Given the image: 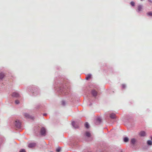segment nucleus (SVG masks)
Here are the masks:
<instances>
[{
	"instance_id": "nucleus-21",
	"label": "nucleus",
	"mask_w": 152,
	"mask_h": 152,
	"mask_svg": "<svg viewBox=\"0 0 152 152\" xmlns=\"http://www.w3.org/2000/svg\"><path fill=\"white\" fill-rule=\"evenodd\" d=\"M61 149V148L60 147H58V148H56V151L57 152H59L60 151Z\"/></svg>"
},
{
	"instance_id": "nucleus-26",
	"label": "nucleus",
	"mask_w": 152,
	"mask_h": 152,
	"mask_svg": "<svg viewBox=\"0 0 152 152\" xmlns=\"http://www.w3.org/2000/svg\"><path fill=\"white\" fill-rule=\"evenodd\" d=\"M62 104L63 105H64L65 104V102L64 101H62Z\"/></svg>"
},
{
	"instance_id": "nucleus-5",
	"label": "nucleus",
	"mask_w": 152,
	"mask_h": 152,
	"mask_svg": "<svg viewBox=\"0 0 152 152\" xmlns=\"http://www.w3.org/2000/svg\"><path fill=\"white\" fill-rule=\"evenodd\" d=\"M101 121L102 119L100 117L98 118L96 120L95 124H99L101 123Z\"/></svg>"
},
{
	"instance_id": "nucleus-11",
	"label": "nucleus",
	"mask_w": 152,
	"mask_h": 152,
	"mask_svg": "<svg viewBox=\"0 0 152 152\" xmlns=\"http://www.w3.org/2000/svg\"><path fill=\"white\" fill-rule=\"evenodd\" d=\"M36 145V144L35 143H31L28 145V147L30 148H32L34 147Z\"/></svg>"
},
{
	"instance_id": "nucleus-10",
	"label": "nucleus",
	"mask_w": 152,
	"mask_h": 152,
	"mask_svg": "<svg viewBox=\"0 0 152 152\" xmlns=\"http://www.w3.org/2000/svg\"><path fill=\"white\" fill-rule=\"evenodd\" d=\"M91 93L94 96H96L97 94V92L94 90H93L91 91Z\"/></svg>"
},
{
	"instance_id": "nucleus-15",
	"label": "nucleus",
	"mask_w": 152,
	"mask_h": 152,
	"mask_svg": "<svg viewBox=\"0 0 152 152\" xmlns=\"http://www.w3.org/2000/svg\"><path fill=\"white\" fill-rule=\"evenodd\" d=\"M4 74L2 73H0V79H2L4 77Z\"/></svg>"
},
{
	"instance_id": "nucleus-32",
	"label": "nucleus",
	"mask_w": 152,
	"mask_h": 152,
	"mask_svg": "<svg viewBox=\"0 0 152 152\" xmlns=\"http://www.w3.org/2000/svg\"><path fill=\"white\" fill-rule=\"evenodd\" d=\"M50 152H53L51 151H50Z\"/></svg>"
},
{
	"instance_id": "nucleus-2",
	"label": "nucleus",
	"mask_w": 152,
	"mask_h": 152,
	"mask_svg": "<svg viewBox=\"0 0 152 152\" xmlns=\"http://www.w3.org/2000/svg\"><path fill=\"white\" fill-rule=\"evenodd\" d=\"M40 134L41 135L45 136L46 134V130L44 127H42L40 130Z\"/></svg>"
},
{
	"instance_id": "nucleus-22",
	"label": "nucleus",
	"mask_w": 152,
	"mask_h": 152,
	"mask_svg": "<svg viewBox=\"0 0 152 152\" xmlns=\"http://www.w3.org/2000/svg\"><path fill=\"white\" fill-rule=\"evenodd\" d=\"M15 102L16 104H18L19 103V101L18 100H17L15 101Z\"/></svg>"
},
{
	"instance_id": "nucleus-20",
	"label": "nucleus",
	"mask_w": 152,
	"mask_h": 152,
	"mask_svg": "<svg viewBox=\"0 0 152 152\" xmlns=\"http://www.w3.org/2000/svg\"><path fill=\"white\" fill-rule=\"evenodd\" d=\"M147 14L149 16H152V12H148Z\"/></svg>"
},
{
	"instance_id": "nucleus-3",
	"label": "nucleus",
	"mask_w": 152,
	"mask_h": 152,
	"mask_svg": "<svg viewBox=\"0 0 152 152\" xmlns=\"http://www.w3.org/2000/svg\"><path fill=\"white\" fill-rule=\"evenodd\" d=\"M15 125L17 128H19L21 127V123L18 120L16 121L15 122Z\"/></svg>"
},
{
	"instance_id": "nucleus-13",
	"label": "nucleus",
	"mask_w": 152,
	"mask_h": 152,
	"mask_svg": "<svg viewBox=\"0 0 152 152\" xmlns=\"http://www.w3.org/2000/svg\"><path fill=\"white\" fill-rule=\"evenodd\" d=\"M86 136L90 137H91V134L89 132H86Z\"/></svg>"
},
{
	"instance_id": "nucleus-14",
	"label": "nucleus",
	"mask_w": 152,
	"mask_h": 152,
	"mask_svg": "<svg viewBox=\"0 0 152 152\" xmlns=\"http://www.w3.org/2000/svg\"><path fill=\"white\" fill-rule=\"evenodd\" d=\"M142 9V6L141 5H139L138 7V12L141 11Z\"/></svg>"
},
{
	"instance_id": "nucleus-8",
	"label": "nucleus",
	"mask_w": 152,
	"mask_h": 152,
	"mask_svg": "<svg viewBox=\"0 0 152 152\" xmlns=\"http://www.w3.org/2000/svg\"><path fill=\"white\" fill-rule=\"evenodd\" d=\"M72 126L75 129L78 128L79 127L78 125V124H76L75 121L72 122Z\"/></svg>"
},
{
	"instance_id": "nucleus-1",
	"label": "nucleus",
	"mask_w": 152,
	"mask_h": 152,
	"mask_svg": "<svg viewBox=\"0 0 152 152\" xmlns=\"http://www.w3.org/2000/svg\"><path fill=\"white\" fill-rule=\"evenodd\" d=\"M68 90H66L65 88L63 89H60V92L61 93V94L63 95H67L68 93Z\"/></svg>"
},
{
	"instance_id": "nucleus-12",
	"label": "nucleus",
	"mask_w": 152,
	"mask_h": 152,
	"mask_svg": "<svg viewBox=\"0 0 152 152\" xmlns=\"http://www.w3.org/2000/svg\"><path fill=\"white\" fill-rule=\"evenodd\" d=\"M110 117L112 119L115 118H116V115L115 114L112 113L110 114Z\"/></svg>"
},
{
	"instance_id": "nucleus-31",
	"label": "nucleus",
	"mask_w": 152,
	"mask_h": 152,
	"mask_svg": "<svg viewBox=\"0 0 152 152\" xmlns=\"http://www.w3.org/2000/svg\"><path fill=\"white\" fill-rule=\"evenodd\" d=\"M37 93L39 94V91H38V92H37Z\"/></svg>"
},
{
	"instance_id": "nucleus-25",
	"label": "nucleus",
	"mask_w": 152,
	"mask_h": 152,
	"mask_svg": "<svg viewBox=\"0 0 152 152\" xmlns=\"http://www.w3.org/2000/svg\"><path fill=\"white\" fill-rule=\"evenodd\" d=\"M20 152H26V151L24 149H22L20 150Z\"/></svg>"
},
{
	"instance_id": "nucleus-7",
	"label": "nucleus",
	"mask_w": 152,
	"mask_h": 152,
	"mask_svg": "<svg viewBox=\"0 0 152 152\" xmlns=\"http://www.w3.org/2000/svg\"><path fill=\"white\" fill-rule=\"evenodd\" d=\"M137 140L133 138L131 139L130 143L131 144H132V145H134L135 144Z\"/></svg>"
},
{
	"instance_id": "nucleus-16",
	"label": "nucleus",
	"mask_w": 152,
	"mask_h": 152,
	"mask_svg": "<svg viewBox=\"0 0 152 152\" xmlns=\"http://www.w3.org/2000/svg\"><path fill=\"white\" fill-rule=\"evenodd\" d=\"M91 76V75L90 74H88L87 76L86 77V79L87 80H88L89 79H90Z\"/></svg>"
},
{
	"instance_id": "nucleus-23",
	"label": "nucleus",
	"mask_w": 152,
	"mask_h": 152,
	"mask_svg": "<svg viewBox=\"0 0 152 152\" xmlns=\"http://www.w3.org/2000/svg\"><path fill=\"white\" fill-rule=\"evenodd\" d=\"M130 4L132 6H134V3L133 1L131 2Z\"/></svg>"
},
{
	"instance_id": "nucleus-18",
	"label": "nucleus",
	"mask_w": 152,
	"mask_h": 152,
	"mask_svg": "<svg viewBox=\"0 0 152 152\" xmlns=\"http://www.w3.org/2000/svg\"><path fill=\"white\" fill-rule=\"evenodd\" d=\"M129 140V139L127 137H125L124 138V141L125 142H127Z\"/></svg>"
},
{
	"instance_id": "nucleus-28",
	"label": "nucleus",
	"mask_w": 152,
	"mask_h": 152,
	"mask_svg": "<svg viewBox=\"0 0 152 152\" xmlns=\"http://www.w3.org/2000/svg\"><path fill=\"white\" fill-rule=\"evenodd\" d=\"M148 1L151 2V3H152V1H151V0H148Z\"/></svg>"
},
{
	"instance_id": "nucleus-27",
	"label": "nucleus",
	"mask_w": 152,
	"mask_h": 152,
	"mask_svg": "<svg viewBox=\"0 0 152 152\" xmlns=\"http://www.w3.org/2000/svg\"><path fill=\"white\" fill-rule=\"evenodd\" d=\"M33 93H34V95L35 96H36L37 95V94H36V92H34Z\"/></svg>"
},
{
	"instance_id": "nucleus-24",
	"label": "nucleus",
	"mask_w": 152,
	"mask_h": 152,
	"mask_svg": "<svg viewBox=\"0 0 152 152\" xmlns=\"http://www.w3.org/2000/svg\"><path fill=\"white\" fill-rule=\"evenodd\" d=\"M126 86L124 84H123L122 85V88H126Z\"/></svg>"
},
{
	"instance_id": "nucleus-6",
	"label": "nucleus",
	"mask_w": 152,
	"mask_h": 152,
	"mask_svg": "<svg viewBox=\"0 0 152 152\" xmlns=\"http://www.w3.org/2000/svg\"><path fill=\"white\" fill-rule=\"evenodd\" d=\"M23 115L24 116V117L27 118H32V117L27 113H24Z\"/></svg>"
},
{
	"instance_id": "nucleus-9",
	"label": "nucleus",
	"mask_w": 152,
	"mask_h": 152,
	"mask_svg": "<svg viewBox=\"0 0 152 152\" xmlns=\"http://www.w3.org/2000/svg\"><path fill=\"white\" fill-rule=\"evenodd\" d=\"M139 135L141 137H144L146 135V133L144 131H142L140 132L139 133Z\"/></svg>"
},
{
	"instance_id": "nucleus-29",
	"label": "nucleus",
	"mask_w": 152,
	"mask_h": 152,
	"mask_svg": "<svg viewBox=\"0 0 152 152\" xmlns=\"http://www.w3.org/2000/svg\"><path fill=\"white\" fill-rule=\"evenodd\" d=\"M46 115H47V114L46 113H44L43 114V115H44V116Z\"/></svg>"
},
{
	"instance_id": "nucleus-30",
	"label": "nucleus",
	"mask_w": 152,
	"mask_h": 152,
	"mask_svg": "<svg viewBox=\"0 0 152 152\" xmlns=\"http://www.w3.org/2000/svg\"><path fill=\"white\" fill-rule=\"evenodd\" d=\"M151 140H152V137H151Z\"/></svg>"
},
{
	"instance_id": "nucleus-4",
	"label": "nucleus",
	"mask_w": 152,
	"mask_h": 152,
	"mask_svg": "<svg viewBox=\"0 0 152 152\" xmlns=\"http://www.w3.org/2000/svg\"><path fill=\"white\" fill-rule=\"evenodd\" d=\"M20 96L19 94L16 92H13L12 94V96L13 97L17 98L19 97Z\"/></svg>"
},
{
	"instance_id": "nucleus-19",
	"label": "nucleus",
	"mask_w": 152,
	"mask_h": 152,
	"mask_svg": "<svg viewBox=\"0 0 152 152\" xmlns=\"http://www.w3.org/2000/svg\"><path fill=\"white\" fill-rule=\"evenodd\" d=\"M147 144L148 145H152V142L151 141L149 140L147 141Z\"/></svg>"
},
{
	"instance_id": "nucleus-17",
	"label": "nucleus",
	"mask_w": 152,
	"mask_h": 152,
	"mask_svg": "<svg viewBox=\"0 0 152 152\" xmlns=\"http://www.w3.org/2000/svg\"><path fill=\"white\" fill-rule=\"evenodd\" d=\"M85 127L87 128H88L89 127V125L88 123L86 122L85 124Z\"/></svg>"
}]
</instances>
